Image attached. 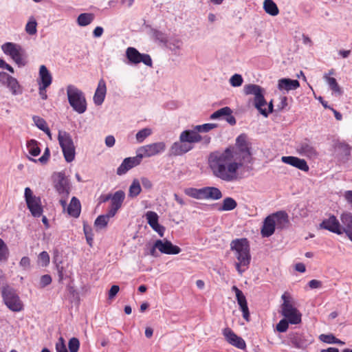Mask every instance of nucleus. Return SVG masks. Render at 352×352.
<instances>
[{"label": "nucleus", "mask_w": 352, "mask_h": 352, "mask_svg": "<svg viewBox=\"0 0 352 352\" xmlns=\"http://www.w3.org/2000/svg\"><path fill=\"white\" fill-rule=\"evenodd\" d=\"M250 146L247 135L241 133L236 138L234 146H230L223 151L211 152L208 161L212 175L226 182L238 180V170L245 163L251 161Z\"/></svg>", "instance_id": "nucleus-1"}, {"label": "nucleus", "mask_w": 352, "mask_h": 352, "mask_svg": "<svg viewBox=\"0 0 352 352\" xmlns=\"http://www.w3.org/2000/svg\"><path fill=\"white\" fill-rule=\"evenodd\" d=\"M202 141V136L196 130H184L179 135V141L174 142L170 148V154L174 156L182 155L193 148L192 145Z\"/></svg>", "instance_id": "nucleus-2"}, {"label": "nucleus", "mask_w": 352, "mask_h": 352, "mask_svg": "<svg viewBox=\"0 0 352 352\" xmlns=\"http://www.w3.org/2000/svg\"><path fill=\"white\" fill-rule=\"evenodd\" d=\"M230 250L234 252L238 262L235 263V267L239 274H242L244 270L241 266L248 267L251 261L250 247L246 238L236 239L230 243Z\"/></svg>", "instance_id": "nucleus-3"}, {"label": "nucleus", "mask_w": 352, "mask_h": 352, "mask_svg": "<svg viewBox=\"0 0 352 352\" xmlns=\"http://www.w3.org/2000/svg\"><path fill=\"white\" fill-rule=\"evenodd\" d=\"M243 92L245 95H254L253 104L254 107L263 115L265 118L267 117V113L265 111L264 106L267 104L265 99V89L261 86L255 84H247L243 87Z\"/></svg>", "instance_id": "nucleus-4"}, {"label": "nucleus", "mask_w": 352, "mask_h": 352, "mask_svg": "<svg viewBox=\"0 0 352 352\" xmlns=\"http://www.w3.org/2000/svg\"><path fill=\"white\" fill-rule=\"evenodd\" d=\"M67 95L70 106L78 113L87 110V102L83 92L74 85H68Z\"/></svg>", "instance_id": "nucleus-5"}, {"label": "nucleus", "mask_w": 352, "mask_h": 352, "mask_svg": "<svg viewBox=\"0 0 352 352\" xmlns=\"http://www.w3.org/2000/svg\"><path fill=\"white\" fill-rule=\"evenodd\" d=\"M283 300L281 305V314L287 319L292 324H298L301 322L302 314L300 312L294 307L291 302L290 295L285 292L281 296Z\"/></svg>", "instance_id": "nucleus-6"}, {"label": "nucleus", "mask_w": 352, "mask_h": 352, "mask_svg": "<svg viewBox=\"0 0 352 352\" xmlns=\"http://www.w3.org/2000/svg\"><path fill=\"white\" fill-rule=\"evenodd\" d=\"M1 296L3 302L10 310L18 312L23 309V304L13 287L9 285L3 286Z\"/></svg>", "instance_id": "nucleus-7"}, {"label": "nucleus", "mask_w": 352, "mask_h": 352, "mask_svg": "<svg viewBox=\"0 0 352 352\" xmlns=\"http://www.w3.org/2000/svg\"><path fill=\"white\" fill-rule=\"evenodd\" d=\"M24 197L31 214L34 217H40L43 212L41 198L34 195L32 190L28 187L25 188Z\"/></svg>", "instance_id": "nucleus-8"}, {"label": "nucleus", "mask_w": 352, "mask_h": 352, "mask_svg": "<svg viewBox=\"0 0 352 352\" xmlns=\"http://www.w3.org/2000/svg\"><path fill=\"white\" fill-rule=\"evenodd\" d=\"M1 50L6 55H8L19 67L24 66L25 62L23 58V50L21 45L8 42L2 45Z\"/></svg>", "instance_id": "nucleus-9"}, {"label": "nucleus", "mask_w": 352, "mask_h": 352, "mask_svg": "<svg viewBox=\"0 0 352 352\" xmlns=\"http://www.w3.org/2000/svg\"><path fill=\"white\" fill-rule=\"evenodd\" d=\"M57 177L58 181L55 184V188L62 197L59 202L65 210L67 206V199L69 195V182L64 173H58Z\"/></svg>", "instance_id": "nucleus-10"}, {"label": "nucleus", "mask_w": 352, "mask_h": 352, "mask_svg": "<svg viewBox=\"0 0 352 352\" xmlns=\"http://www.w3.org/2000/svg\"><path fill=\"white\" fill-rule=\"evenodd\" d=\"M126 56L130 63L138 64L143 63L144 65L151 67L152 60L147 54H141L135 48L129 47L126 49Z\"/></svg>", "instance_id": "nucleus-11"}, {"label": "nucleus", "mask_w": 352, "mask_h": 352, "mask_svg": "<svg viewBox=\"0 0 352 352\" xmlns=\"http://www.w3.org/2000/svg\"><path fill=\"white\" fill-rule=\"evenodd\" d=\"M166 146L164 142H157L142 146L138 148V152L144 157H150L158 155L166 150Z\"/></svg>", "instance_id": "nucleus-12"}, {"label": "nucleus", "mask_w": 352, "mask_h": 352, "mask_svg": "<svg viewBox=\"0 0 352 352\" xmlns=\"http://www.w3.org/2000/svg\"><path fill=\"white\" fill-rule=\"evenodd\" d=\"M142 160V156L140 155L139 153L135 157L125 158L117 168V174L118 175L125 174L131 168L139 165L141 163Z\"/></svg>", "instance_id": "nucleus-13"}, {"label": "nucleus", "mask_w": 352, "mask_h": 352, "mask_svg": "<svg viewBox=\"0 0 352 352\" xmlns=\"http://www.w3.org/2000/svg\"><path fill=\"white\" fill-rule=\"evenodd\" d=\"M155 247H158V250L166 254H177L182 251L179 246L173 245L167 239H157L155 241Z\"/></svg>", "instance_id": "nucleus-14"}, {"label": "nucleus", "mask_w": 352, "mask_h": 352, "mask_svg": "<svg viewBox=\"0 0 352 352\" xmlns=\"http://www.w3.org/2000/svg\"><path fill=\"white\" fill-rule=\"evenodd\" d=\"M223 335L225 336L226 341L231 345L239 349H244L246 347L244 340L234 333L231 329H224Z\"/></svg>", "instance_id": "nucleus-15"}, {"label": "nucleus", "mask_w": 352, "mask_h": 352, "mask_svg": "<svg viewBox=\"0 0 352 352\" xmlns=\"http://www.w3.org/2000/svg\"><path fill=\"white\" fill-rule=\"evenodd\" d=\"M125 198V193L123 190H118L112 195L111 206L109 210V216H115L118 210L121 208Z\"/></svg>", "instance_id": "nucleus-16"}, {"label": "nucleus", "mask_w": 352, "mask_h": 352, "mask_svg": "<svg viewBox=\"0 0 352 352\" xmlns=\"http://www.w3.org/2000/svg\"><path fill=\"white\" fill-rule=\"evenodd\" d=\"M320 228L337 234H341V225L334 215H331L328 219H324L320 223Z\"/></svg>", "instance_id": "nucleus-17"}, {"label": "nucleus", "mask_w": 352, "mask_h": 352, "mask_svg": "<svg viewBox=\"0 0 352 352\" xmlns=\"http://www.w3.org/2000/svg\"><path fill=\"white\" fill-rule=\"evenodd\" d=\"M296 150L301 155L309 158L316 157L318 154L316 148L313 146L312 143L307 140L300 142L298 145Z\"/></svg>", "instance_id": "nucleus-18"}, {"label": "nucleus", "mask_w": 352, "mask_h": 352, "mask_svg": "<svg viewBox=\"0 0 352 352\" xmlns=\"http://www.w3.org/2000/svg\"><path fill=\"white\" fill-rule=\"evenodd\" d=\"M342 222L341 234L345 233L349 239L352 241V214L350 212H344L340 217Z\"/></svg>", "instance_id": "nucleus-19"}, {"label": "nucleus", "mask_w": 352, "mask_h": 352, "mask_svg": "<svg viewBox=\"0 0 352 352\" xmlns=\"http://www.w3.org/2000/svg\"><path fill=\"white\" fill-rule=\"evenodd\" d=\"M283 162L289 164L303 171L309 170V166L303 159L294 156H283L281 158Z\"/></svg>", "instance_id": "nucleus-20"}, {"label": "nucleus", "mask_w": 352, "mask_h": 352, "mask_svg": "<svg viewBox=\"0 0 352 352\" xmlns=\"http://www.w3.org/2000/svg\"><path fill=\"white\" fill-rule=\"evenodd\" d=\"M291 344L297 349H305L310 342L305 338V336L298 333H291L288 336Z\"/></svg>", "instance_id": "nucleus-21"}, {"label": "nucleus", "mask_w": 352, "mask_h": 352, "mask_svg": "<svg viewBox=\"0 0 352 352\" xmlns=\"http://www.w3.org/2000/svg\"><path fill=\"white\" fill-rule=\"evenodd\" d=\"M271 215L278 229H284L289 224L288 214L285 211H278Z\"/></svg>", "instance_id": "nucleus-22"}, {"label": "nucleus", "mask_w": 352, "mask_h": 352, "mask_svg": "<svg viewBox=\"0 0 352 352\" xmlns=\"http://www.w3.org/2000/svg\"><path fill=\"white\" fill-rule=\"evenodd\" d=\"M106 82L103 79H100L94 96V101L96 105H101L102 104L106 96Z\"/></svg>", "instance_id": "nucleus-23"}, {"label": "nucleus", "mask_w": 352, "mask_h": 352, "mask_svg": "<svg viewBox=\"0 0 352 352\" xmlns=\"http://www.w3.org/2000/svg\"><path fill=\"white\" fill-rule=\"evenodd\" d=\"M275 228V221L273 220V218L270 214L267 216L263 221V225L261 231V235L263 237H269L274 233Z\"/></svg>", "instance_id": "nucleus-24"}, {"label": "nucleus", "mask_w": 352, "mask_h": 352, "mask_svg": "<svg viewBox=\"0 0 352 352\" xmlns=\"http://www.w3.org/2000/svg\"><path fill=\"white\" fill-rule=\"evenodd\" d=\"M300 87V83L297 80H292L290 78H281L278 80V89L280 91L285 90L289 91L296 90Z\"/></svg>", "instance_id": "nucleus-25"}, {"label": "nucleus", "mask_w": 352, "mask_h": 352, "mask_svg": "<svg viewBox=\"0 0 352 352\" xmlns=\"http://www.w3.org/2000/svg\"><path fill=\"white\" fill-rule=\"evenodd\" d=\"M203 199L218 200L222 197L221 191L217 187L207 186L203 188Z\"/></svg>", "instance_id": "nucleus-26"}, {"label": "nucleus", "mask_w": 352, "mask_h": 352, "mask_svg": "<svg viewBox=\"0 0 352 352\" xmlns=\"http://www.w3.org/2000/svg\"><path fill=\"white\" fill-rule=\"evenodd\" d=\"M52 82V76L45 65H41L39 69V85L48 87Z\"/></svg>", "instance_id": "nucleus-27"}, {"label": "nucleus", "mask_w": 352, "mask_h": 352, "mask_svg": "<svg viewBox=\"0 0 352 352\" xmlns=\"http://www.w3.org/2000/svg\"><path fill=\"white\" fill-rule=\"evenodd\" d=\"M81 210V205L78 199L73 197L71 199L70 204L67 208V213L75 218L80 216Z\"/></svg>", "instance_id": "nucleus-28"}, {"label": "nucleus", "mask_w": 352, "mask_h": 352, "mask_svg": "<svg viewBox=\"0 0 352 352\" xmlns=\"http://www.w3.org/2000/svg\"><path fill=\"white\" fill-rule=\"evenodd\" d=\"M58 140L62 149L74 146L72 136L66 131H59Z\"/></svg>", "instance_id": "nucleus-29"}, {"label": "nucleus", "mask_w": 352, "mask_h": 352, "mask_svg": "<svg viewBox=\"0 0 352 352\" xmlns=\"http://www.w3.org/2000/svg\"><path fill=\"white\" fill-rule=\"evenodd\" d=\"M263 9L266 13L273 16L278 15L279 13L278 6L272 0H265Z\"/></svg>", "instance_id": "nucleus-30"}, {"label": "nucleus", "mask_w": 352, "mask_h": 352, "mask_svg": "<svg viewBox=\"0 0 352 352\" xmlns=\"http://www.w3.org/2000/svg\"><path fill=\"white\" fill-rule=\"evenodd\" d=\"M237 206L236 201L232 197H226L222 202L219 211H230L235 209Z\"/></svg>", "instance_id": "nucleus-31"}, {"label": "nucleus", "mask_w": 352, "mask_h": 352, "mask_svg": "<svg viewBox=\"0 0 352 352\" xmlns=\"http://www.w3.org/2000/svg\"><path fill=\"white\" fill-rule=\"evenodd\" d=\"M113 216H109V211L106 214L99 215L94 222V226L96 229L101 230L104 228L109 221V219L113 217Z\"/></svg>", "instance_id": "nucleus-32"}, {"label": "nucleus", "mask_w": 352, "mask_h": 352, "mask_svg": "<svg viewBox=\"0 0 352 352\" xmlns=\"http://www.w3.org/2000/svg\"><path fill=\"white\" fill-rule=\"evenodd\" d=\"M142 191L140 182L138 179H134L129 186L128 196L131 198L136 197Z\"/></svg>", "instance_id": "nucleus-33"}, {"label": "nucleus", "mask_w": 352, "mask_h": 352, "mask_svg": "<svg viewBox=\"0 0 352 352\" xmlns=\"http://www.w3.org/2000/svg\"><path fill=\"white\" fill-rule=\"evenodd\" d=\"M94 19V14L92 13H82L77 19L78 24L80 26H86L89 25Z\"/></svg>", "instance_id": "nucleus-34"}, {"label": "nucleus", "mask_w": 352, "mask_h": 352, "mask_svg": "<svg viewBox=\"0 0 352 352\" xmlns=\"http://www.w3.org/2000/svg\"><path fill=\"white\" fill-rule=\"evenodd\" d=\"M6 85L13 95L21 94V87L15 78L11 76Z\"/></svg>", "instance_id": "nucleus-35"}, {"label": "nucleus", "mask_w": 352, "mask_h": 352, "mask_svg": "<svg viewBox=\"0 0 352 352\" xmlns=\"http://www.w3.org/2000/svg\"><path fill=\"white\" fill-rule=\"evenodd\" d=\"M232 290L236 294V298L240 308L248 307L247 300L243 293L235 285L232 286Z\"/></svg>", "instance_id": "nucleus-36"}, {"label": "nucleus", "mask_w": 352, "mask_h": 352, "mask_svg": "<svg viewBox=\"0 0 352 352\" xmlns=\"http://www.w3.org/2000/svg\"><path fill=\"white\" fill-rule=\"evenodd\" d=\"M150 32L154 40L162 43H166L168 42V37L164 32L154 28H151Z\"/></svg>", "instance_id": "nucleus-37"}, {"label": "nucleus", "mask_w": 352, "mask_h": 352, "mask_svg": "<svg viewBox=\"0 0 352 352\" xmlns=\"http://www.w3.org/2000/svg\"><path fill=\"white\" fill-rule=\"evenodd\" d=\"M38 142L35 140H30L27 142V148L29 153L32 156H38L41 153Z\"/></svg>", "instance_id": "nucleus-38"}, {"label": "nucleus", "mask_w": 352, "mask_h": 352, "mask_svg": "<svg viewBox=\"0 0 352 352\" xmlns=\"http://www.w3.org/2000/svg\"><path fill=\"white\" fill-rule=\"evenodd\" d=\"M351 148H352L346 143H340L337 147L339 154L342 155L346 161L349 160Z\"/></svg>", "instance_id": "nucleus-39"}, {"label": "nucleus", "mask_w": 352, "mask_h": 352, "mask_svg": "<svg viewBox=\"0 0 352 352\" xmlns=\"http://www.w3.org/2000/svg\"><path fill=\"white\" fill-rule=\"evenodd\" d=\"M202 192L203 188L199 189L195 188H188L184 190V192L186 195L197 199H203Z\"/></svg>", "instance_id": "nucleus-40"}, {"label": "nucleus", "mask_w": 352, "mask_h": 352, "mask_svg": "<svg viewBox=\"0 0 352 352\" xmlns=\"http://www.w3.org/2000/svg\"><path fill=\"white\" fill-rule=\"evenodd\" d=\"M232 111L230 107H225L212 113L210 115V119L215 120L223 116H230V114H232Z\"/></svg>", "instance_id": "nucleus-41"}, {"label": "nucleus", "mask_w": 352, "mask_h": 352, "mask_svg": "<svg viewBox=\"0 0 352 352\" xmlns=\"http://www.w3.org/2000/svg\"><path fill=\"white\" fill-rule=\"evenodd\" d=\"M62 151L65 160L67 162H72L74 160L76 155L75 146L65 148H63Z\"/></svg>", "instance_id": "nucleus-42"}, {"label": "nucleus", "mask_w": 352, "mask_h": 352, "mask_svg": "<svg viewBox=\"0 0 352 352\" xmlns=\"http://www.w3.org/2000/svg\"><path fill=\"white\" fill-rule=\"evenodd\" d=\"M324 78H325L329 87L331 88V89L333 91H334L335 93L338 94V95H341L342 91L340 86L338 85V84L336 81V79L335 78L329 77L327 76H325Z\"/></svg>", "instance_id": "nucleus-43"}, {"label": "nucleus", "mask_w": 352, "mask_h": 352, "mask_svg": "<svg viewBox=\"0 0 352 352\" xmlns=\"http://www.w3.org/2000/svg\"><path fill=\"white\" fill-rule=\"evenodd\" d=\"M152 133V131L149 128H144L139 131L136 135L135 138L137 141L139 143L142 142L147 137L151 135Z\"/></svg>", "instance_id": "nucleus-44"}, {"label": "nucleus", "mask_w": 352, "mask_h": 352, "mask_svg": "<svg viewBox=\"0 0 352 352\" xmlns=\"http://www.w3.org/2000/svg\"><path fill=\"white\" fill-rule=\"evenodd\" d=\"M146 218L147 220V223L151 228L154 226H156V224L158 223L159 217L155 212L148 211L146 213Z\"/></svg>", "instance_id": "nucleus-45"}, {"label": "nucleus", "mask_w": 352, "mask_h": 352, "mask_svg": "<svg viewBox=\"0 0 352 352\" xmlns=\"http://www.w3.org/2000/svg\"><path fill=\"white\" fill-rule=\"evenodd\" d=\"M83 231H84V234L85 235V238H86V241H87V243L89 245V246L91 247L92 243H93V240H94V239H93L94 234L92 232L91 227L89 226L85 223H84Z\"/></svg>", "instance_id": "nucleus-46"}, {"label": "nucleus", "mask_w": 352, "mask_h": 352, "mask_svg": "<svg viewBox=\"0 0 352 352\" xmlns=\"http://www.w3.org/2000/svg\"><path fill=\"white\" fill-rule=\"evenodd\" d=\"M32 119L34 124L39 129H41L43 131H48L47 122L43 118L39 116H33Z\"/></svg>", "instance_id": "nucleus-47"}, {"label": "nucleus", "mask_w": 352, "mask_h": 352, "mask_svg": "<svg viewBox=\"0 0 352 352\" xmlns=\"http://www.w3.org/2000/svg\"><path fill=\"white\" fill-rule=\"evenodd\" d=\"M217 126V124L213 123H206L201 125H197L195 126V129L197 133H202V132H208L209 131L216 128Z\"/></svg>", "instance_id": "nucleus-48"}, {"label": "nucleus", "mask_w": 352, "mask_h": 352, "mask_svg": "<svg viewBox=\"0 0 352 352\" xmlns=\"http://www.w3.org/2000/svg\"><path fill=\"white\" fill-rule=\"evenodd\" d=\"M9 250L5 242L0 238V261H6L8 258Z\"/></svg>", "instance_id": "nucleus-49"}, {"label": "nucleus", "mask_w": 352, "mask_h": 352, "mask_svg": "<svg viewBox=\"0 0 352 352\" xmlns=\"http://www.w3.org/2000/svg\"><path fill=\"white\" fill-rule=\"evenodd\" d=\"M36 21L33 19L32 21H29L25 25V31L30 35H34L36 33Z\"/></svg>", "instance_id": "nucleus-50"}, {"label": "nucleus", "mask_w": 352, "mask_h": 352, "mask_svg": "<svg viewBox=\"0 0 352 352\" xmlns=\"http://www.w3.org/2000/svg\"><path fill=\"white\" fill-rule=\"evenodd\" d=\"M68 347L70 352H78L80 347V342L78 338H72L69 340Z\"/></svg>", "instance_id": "nucleus-51"}, {"label": "nucleus", "mask_w": 352, "mask_h": 352, "mask_svg": "<svg viewBox=\"0 0 352 352\" xmlns=\"http://www.w3.org/2000/svg\"><path fill=\"white\" fill-rule=\"evenodd\" d=\"M243 82L241 75L235 74L230 78V83L232 87H240Z\"/></svg>", "instance_id": "nucleus-52"}, {"label": "nucleus", "mask_w": 352, "mask_h": 352, "mask_svg": "<svg viewBox=\"0 0 352 352\" xmlns=\"http://www.w3.org/2000/svg\"><path fill=\"white\" fill-rule=\"evenodd\" d=\"M289 322L285 318L280 320L279 322L276 324V331L280 333H284L287 331L289 327Z\"/></svg>", "instance_id": "nucleus-53"}, {"label": "nucleus", "mask_w": 352, "mask_h": 352, "mask_svg": "<svg viewBox=\"0 0 352 352\" xmlns=\"http://www.w3.org/2000/svg\"><path fill=\"white\" fill-rule=\"evenodd\" d=\"M182 45V41L180 39H174L169 43V48L171 51L174 52L175 54L179 50Z\"/></svg>", "instance_id": "nucleus-54"}, {"label": "nucleus", "mask_w": 352, "mask_h": 352, "mask_svg": "<svg viewBox=\"0 0 352 352\" xmlns=\"http://www.w3.org/2000/svg\"><path fill=\"white\" fill-rule=\"evenodd\" d=\"M336 337L330 333V334H321L319 336V339L320 341L327 343V344H334L336 340Z\"/></svg>", "instance_id": "nucleus-55"}, {"label": "nucleus", "mask_w": 352, "mask_h": 352, "mask_svg": "<svg viewBox=\"0 0 352 352\" xmlns=\"http://www.w3.org/2000/svg\"><path fill=\"white\" fill-rule=\"evenodd\" d=\"M38 261L42 263V265L46 266L50 263V256L45 251L41 252L38 255Z\"/></svg>", "instance_id": "nucleus-56"}, {"label": "nucleus", "mask_w": 352, "mask_h": 352, "mask_svg": "<svg viewBox=\"0 0 352 352\" xmlns=\"http://www.w3.org/2000/svg\"><path fill=\"white\" fill-rule=\"evenodd\" d=\"M52 283V278L48 274L43 275L40 279V286L43 288Z\"/></svg>", "instance_id": "nucleus-57"}, {"label": "nucleus", "mask_w": 352, "mask_h": 352, "mask_svg": "<svg viewBox=\"0 0 352 352\" xmlns=\"http://www.w3.org/2000/svg\"><path fill=\"white\" fill-rule=\"evenodd\" d=\"M50 156V151L48 147H47L44 151L43 155L38 159V161L43 164H45L47 162Z\"/></svg>", "instance_id": "nucleus-58"}, {"label": "nucleus", "mask_w": 352, "mask_h": 352, "mask_svg": "<svg viewBox=\"0 0 352 352\" xmlns=\"http://www.w3.org/2000/svg\"><path fill=\"white\" fill-rule=\"evenodd\" d=\"M140 181L143 188H144L145 189L151 190L152 188L153 184L148 178L142 177L140 178Z\"/></svg>", "instance_id": "nucleus-59"}, {"label": "nucleus", "mask_w": 352, "mask_h": 352, "mask_svg": "<svg viewBox=\"0 0 352 352\" xmlns=\"http://www.w3.org/2000/svg\"><path fill=\"white\" fill-rule=\"evenodd\" d=\"M120 290V287L118 285H113L111 286L109 291V299L112 300L117 295Z\"/></svg>", "instance_id": "nucleus-60"}, {"label": "nucleus", "mask_w": 352, "mask_h": 352, "mask_svg": "<svg viewBox=\"0 0 352 352\" xmlns=\"http://www.w3.org/2000/svg\"><path fill=\"white\" fill-rule=\"evenodd\" d=\"M19 265L24 270H28L30 267V259L28 256H23L21 258Z\"/></svg>", "instance_id": "nucleus-61"}, {"label": "nucleus", "mask_w": 352, "mask_h": 352, "mask_svg": "<svg viewBox=\"0 0 352 352\" xmlns=\"http://www.w3.org/2000/svg\"><path fill=\"white\" fill-rule=\"evenodd\" d=\"M308 285L311 289H317L321 287L322 282L320 280L313 279L308 283Z\"/></svg>", "instance_id": "nucleus-62"}, {"label": "nucleus", "mask_w": 352, "mask_h": 352, "mask_svg": "<svg viewBox=\"0 0 352 352\" xmlns=\"http://www.w3.org/2000/svg\"><path fill=\"white\" fill-rule=\"evenodd\" d=\"M152 228L158 233V234L162 237L165 231V228L163 226L157 223L156 226L152 227Z\"/></svg>", "instance_id": "nucleus-63"}, {"label": "nucleus", "mask_w": 352, "mask_h": 352, "mask_svg": "<svg viewBox=\"0 0 352 352\" xmlns=\"http://www.w3.org/2000/svg\"><path fill=\"white\" fill-rule=\"evenodd\" d=\"M344 197L347 203L349 204L352 207V190L346 191L344 192Z\"/></svg>", "instance_id": "nucleus-64"}]
</instances>
